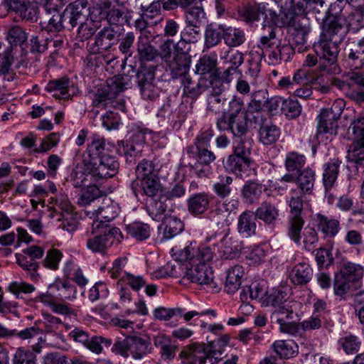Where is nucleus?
<instances>
[{"label": "nucleus", "mask_w": 364, "mask_h": 364, "mask_svg": "<svg viewBox=\"0 0 364 364\" xmlns=\"http://www.w3.org/2000/svg\"><path fill=\"white\" fill-rule=\"evenodd\" d=\"M172 252L177 259L188 261L186 271V277L188 279L200 285H205L210 289L216 287L213 272L207 264V262L214 256L210 247L204 245L198 247L196 242H191L183 249L173 247Z\"/></svg>", "instance_id": "obj_1"}, {"label": "nucleus", "mask_w": 364, "mask_h": 364, "mask_svg": "<svg viewBox=\"0 0 364 364\" xmlns=\"http://www.w3.org/2000/svg\"><path fill=\"white\" fill-rule=\"evenodd\" d=\"M294 304L288 300L287 292L282 289H272L264 299V305L274 308L270 316L271 323L277 325L281 333H294L298 329L295 323L289 322L297 318Z\"/></svg>", "instance_id": "obj_2"}, {"label": "nucleus", "mask_w": 364, "mask_h": 364, "mask_svg": "<svg viewBox=\"0 0 364 364\" xmlns=\"http://www.w3.org/2000/svg\"><path fill=\"white\" fill-rule=\"evenodd\" d=\"M321 40L317 46H315V50L321 60H323L329 65L334 64L339 53L338 45L346 38V28L338 23L334 26L331 22L323 23L321 26Z\"/></svg>", "instance_id": "obj_3"}, {"label": "nucleus", "mask_w": 364, "mask_h": 364, "mask_svg": "<svg viewBox=\"0 0 364 364\" xmlns=\"http://www.w3.org/2000/svg\"><path fill=\"white\" fill-rule=\"evenodd\" d=\"M111 350L124 358L131 357L134 360H141L151 353L152 346L148 338L129 336L117 341Z\"/></svg>", "instance_id": "obj_4"}, {"label": "nucleus", "mask_w": 364, "mask_h": 364, "mask_svg": "<svg viewBox=\"0 0 364 364\" xmlns=\"http://www.w3.org/2000/svg\"><path fill=\"white\" fill-rule=\"evenodd\" d=\"M289 201V212L287 219V235L295 244H301V231L304 225L303 216L304 200L305 195L299 193L297 190L292 189L290 192Z\"/></svg>", "instance_id": "obj_5"}, {"label": "nucleus", "mask_w": 364, "mask_h": 364, "mask_svg": "<svg viewBox=\"0 0 364 364\" xmlns=\"http://www.w3.org/2000/svg\"><path fill=\"white\" fill-rule=\"evenodd\" d=\"M252 144L237 141L233 143V151L223 163L226 171L237 176H241L249 168L251 159Z\"/></svg>", "instance_id": "obj_6"}, {"label": "nucleus", "mask_w": 364, "mask_h": 364, "mask_svg": "<svg viewBox=\"0 0 364 364\" xmlns=\"http://www.w3.org/2000/svg\"><path fill=\"white\" fill-rule=\"evenodd\" d=\"M335 87L343 91L346 97L356 102H364V72L351 71L344 75V79H336Z\"/></svg>", "instance_id": "obj_7"}, {"label": "nucleus", "mask_w": 364, "mask_h": 364, "mask_svg": "<svg viewBox=\"0 0 364 364\" xmlns=\"http://www.w3.org/2000/svg\"><path fill=\"white\" fill-rule=\"evenodd\" d=\"M276 31L277 28L272 25L262 24L259 31V40L257 44L262 52L259 54V60L267 56V62L272 65L280 64L275 42Z\"/></svg>", "instance_id": "obj_8"}, {"label": "nucleus", "mask_w": 364, "mask_h": 364, "mask_svg": "<svg viewBox=\"0 0 364 364\" xmlns=\"http://www.w3.org/2000/svg\"><path fill=\"white\" fill-rule=\"evenodd\" d=\"M95 225V223H92L91 231H87L84 235L87 237L86 246L93 253L105 255L115 242H119L120 232L119 228H112L103 235H93L97 229Z\"/></svg>", "instance_id": "obj_9"}, {"label": "nucleus", "mask_w": 364, "mask_h": 364, "mask_svg": "<svg viewBox=\"0 0 364 364\" xmlns=\"http://www.w3.org/2000/svg\"><path fill=\"white\" fill-rule=\"evenodd\" d=\"M84 167L85 171L97 181L115 176L118 172L119 164L114 156L108 154L100 157L93 162H87Z\"/></svg>", "instance_id": "obj_10"}, {"label": "nucleus", "mask_w": 364, "mask_h": 364, "mask_svg": "<svg viewBox=\"0 0 364 364\" xmlns=\"http://www.w3.org/2000/svg\"><path fill=\"white\" fill-rule=\"evenodd\" d=\"M244 58L243 53L237 50L225 48L220 51L219 60L223 69L221 77L223 82L230 83L235 74L241 73L239 68L244 63Z\"/></svg>", "instance_id": "obj_11"}, {"label": "nucleus", "mask_w": 364, "mask_h": 364, "mask_svg": "<svg viewBox=\"0 0 364 364\" xmlns=\"http://www.w3.org/2000/svg\"><path fill=\"white\" fill-rule=\"evenodd\" d=\"M247 118H249L247 113L232 117H220L217 120V127L220 130L231 131L234 136L233 143L241 141L252 144L251 139L246 136L247 133Z\"/></svg>", "instance_id": "obj_12"}, {"label": "nucleus", "mask_w": 364, "mask_h": 364, "mask_svg": "<svg viewBox=\"0 0 364 364\" xmlns=\"http://www.w3.org/2000/svg\"><path fill=\"white\" fill-rule=\"evenodd\" d=\"M353 134V142L350 146L347 159L356 165L364 161V116L355 119L350 124Z\"/></svg>", "instance_id": "obj_13"}, {"label": "nucleus", "mask_w": 364, "mask_h": 364, "mask_svg": "<svg viewBox=\"0 0 364 364\" xmlns=\"http://www.w3.org/2000/svg\"><path fill=\"white\" fill-rule=\"evenodd\" d=\"M125 84L123 82V77L114 76L107 80V84L102 88L98 89L95 93L92 99V105L95 107L107 106L109 101L114 99L119 92L125 89Z\"/></svg>", "instance_id": "obj_14"}, {"label": "nucleus", "mask_w": 364, "mask_h": 364, "mask_svg": "<svg viewBox=\"0 0 364 364\" xmlns=\"http://www.w3.org/2000/svg\"><path fill=\"white\" fill-rule=\"evenodd\" d=\"M331 22L334 26L336 22L346 28V36L349 31L356 33L361 28L364 27V8H355L346 16H329L324 21L325 23Z\"/></svg>", "instance_id": "obj_15"}, {"label": "nucleus", "mask_w": 364, "mask_h": 364, "mask_svg": "<svg viewBox=\"0 0 364 364\" xmlns=\"http://www.w3.org/2000/svg\"><path fill=\"white\" fill-rule=\"evenodd\" d=\"M340 115L341 109H337V107L334 105L330 109H322L317 117V134H330L331 135H336Z\"/></svg>", "instance_id": "obj_16"}, {"label": "nucleus", "mask_w": 364, "mask_h": 364, "mask_svg": "<svg viewBox=\"0 0 364 364\" xmlns=\"http://www.w3.org/2000/svg\"><path fill=\"white\" fill-rule=\"evenodd\" d=\"M63 14L65 18L68 19L70 29H73L80 23L87 21L91 12L87 7V0H75L66 7Z\"/></svg>", "instance_id": "obj_17"}, {"label": "nucleus", "mask_w": 364, "mask_h": 364, "mask_svg": "<svg viewBox=\"0 0 364 364\" xmlns=\"http://www.w3.org/2000/svg\"><path fill=\"white\" fill-rule=\"evenodd\" d=\"M213 355L212 352L208 353L205 345L202 343L190 345L179 354L184 364H206Z\"/></svg>", "instance_id": "obj_18"}, {"label": "nucleus", "mask_w": 364, "mask_h": 364, "mask_svg": "<svg viewBox=\"0 0 364 364\" xmlns=\"http://www.w3.org/2000/svg\"><path fill=\"white\" fill-rule=\"evenodd\" d=\"M131 187L136 197L141 194L154 198L156 196H161L163 191V187L158 176L139 181H133Z\"/></svg>", "instance_id": "obj_19"}, {"label": "nucleus", "mask_w": 364, "mask_h": 364, "mask_svg": "<svg viewBox=\"0 0 364 364\" xmlns=\"http://www.w3.org/2000/svg\"><path fill=\"white\" fill-rule=\"evenodd\" d=\"M213 251L214 255L223 259H231L237 257L242 250L241 242L226 233L225 235L220 240V241L214 245V250Z\"/></svg>", "instance_id": "obj_20"}, {"label": "nucleus", "mask_w": 364, "mask_h": 364, "mask_svg": "<svg viewBox=\"0 0 364 364\" xmlns=\"http://www.w3.org/2000/svg\"><path fill=\"white\" fill-rule=\"evenodd\" d=\"M268 92L267 90H259L251 93L250 100L246 108L247 116L250 122H259L264 117L263 111Z\"/></svg>", "instance_id": "obj_21"}, {"label": "nucleus", "mask_w": 364, "mask_h": 364, "mask_svg": "<svg viewBox=\"0 0 364 364\" xmlns=\"http://www.w3.org/2000/svg\"><path fill=\"white\" fill-rule=\"evenodd\" d=\"M119 35L112 27H105L95 36V42L90 46V52L98 54L108 50L118 40Z\"/></svg>", "instance_id": "obj_22"}, {"label": "nucleus", "mask_w": 364, "mask_h": 364, "mask_svg": "<svg viewBox=\"0 0 364 364\" xmlns=\"http://www.w3.org/2000/svg\"><path fill=\"white\" fill-rule=\"evenodd\" d=\"M267 6L263 3H247L237 7V18L248 25L258 21L260 16L265 15Z\"/></svg>", "instance_id": "obj_23"}, {"label": "nucleus", "mask_w": 364, "mask_h": 364, "mask_svg": "<svg viewBox=\"0 0 364 364\" xmlns=\"http://www.w3.org/2000/svg\"><path fill=\"white\" fill-rule=\"evenodd\" d=\"M167 69L171 72L173 78H178L185 75L189 68L190 57L183 51H179L176 48L173 55L165 62Z\"/></svg>", "instance_id": "obj_24"}, {"label": "nucleus", "mask_w": 364, "mask_h": 364, "mask_svg": "<svg viewBox=\"0 0 364 364\" xmlns=\"http://www.w3.org/2000/svg\"><path fill=\"white\" fill-rule=\"evenodd\" d=\"M4 6L8 11L18 14L23 19L37 21L38 9L28 0H5Z\"/></svg>", "instance_id": "obj_25"}, {"label": "nucleus", "mask_w": 364, "mask_h": 364, "mask_svg": "<svg viewBox=\"0 0 364 364\" xmlns=\"http://www.w3.org/2000/svg\"><path fill=\"white\" fill-rule=\"evenodd\" d=\"M101 21L106 19L109 25L124 26L129 24L132 18V11L123 8L112 7L108 11L95 9Z\"/></svg>", "instance_id": "obj_26"}, {"label": "nucleus", "mask_w": 364, "mask_h": 364, "mask_svg": "<svg viewBox=\"0 0 364 364\" xmlns=\"http://www.w3.org/2000/svg\"><path fill=\"white\" fill-rule=\"evenodd\" d=\"M345 63L350 70H358L364 67V40L357 43H352L345 49Z\"/></svg>", "instance_id": "obj_27"}, {"label": "nucleus", "mask_w": 364, "mask_h": 364, "mask_svg": "<svg viewBox=\"0 0 364 364\" xmlns=\"http://www.w3.org/2000/svg\"><path fill=\"white\" fill-rule=\"evenodd\" d=\"M254 123L259 125V140L263 144L271 145L279 139L281 134L280 129L272 122L263 117L261 122Z\"/></svg>", "instance_id": "obj_28"}, {"label": "nucleus", "mask_w": 364, "mask_h": 364, "mask_svg": "<svg viewBox=\"0 0 364 364\" xmlns=\"http://www.w3.org/2000/svg\"><path fill=\"white\" fill-rule=\"evenodd\" d=\"M211 201L212 197L208 193H195L187 200L188 210L195 216L202 215L208 210Z\"/></svg>", "instance_id": "obj_29"}, {"label": "nucleus", "mask_w": 364, "mask_h": 364, "mask_svg": "<svg viewBox=\"0 0 364 364\" xmlns=\"http://www.w3.org/2000/svg\"><path fill=\"white\" fill-rule=\"evenodd\" d=\"M257 218L253 211L247 210L237 218V231L244 237H250L256 234Z\"/></svg>", "instance_id": "obj_30"}, {"label": "nucleus", "mask_w": 364, "mask_h": 364, "mask_svg": "<svg viewBox=\"0 0 364 364\" xmlns=\"http://www.w3.org/2000/svg\"><path fill=\"white\" fill-rule=\"evenodd\" d=\"M263 193V186L255 180H249L245 183L241 189V197L244 203L253 205L257 203Z\"/></svg>", "instance_id": "obj_31"}, {"label": "nucleus", "mask_w": 364, "mask_h": 364, "mask_svg": "<svg viewBox=\"0 0 364 364\" xmlns=\"http://www.w3.org/2000/svg\"><path fill=\"white\" fill-rule=\"evenodd\" d=\"M70 79L67 77L50 80L45 87V90L52 94L53 97L59 100H67L70 97L69 93Z\"/></svg>", "instance_id": "obj_32"}, {"label": "nucleus", "mask_w": 364, "mask_h": 364, "mask_svg": "<svg viewBox=\"0 0 364 364\" xmlns=\"http://www.w3.org/2000/svg\"><path fill=\"white\" fill-rule=\"evenodd\" d=\"M363 267L357 263L343 261L338 274L357 287L363 277Z\"/></svg>", "instance_id": "obj_33"}, {"label": "nucleus", "mask_w": 364, "mask_h": 364, "mask_svg": "<svg viewBox=\"0 0 364 364\" xmlns=\"http://www.w3.org/2000/svg\"><path fill=\"white\" fill-rule=\"evenodd\" d=\"M254 213L257 219L268 225H274L279 216L278 208L267 201L262 202Z\"/></svg>", "instance_id": "obj_34"}, {"label": "nucleus", "mask_w": 364, "mask_h": 364, "mask_svg": "<svg viewBox=\"0 0 364 364\" xmlns=\"http://www.w3.org/2000/svg\"><path fill=\"white\" fill-rule=\"evenodd\" d=\"M315 177V172L309 168L299 171L296 179L299 193L305 196L312 194L316 180Z\"/></svg>", "instance_id": "obj_35"}, {"label": "nucleus", "mask_w": 364, "mask_h": 364, "mask_svg": "<svg viewBox=\"0 0 364 364\" xmlns=\"http://www.w3.org/2000/svg\"><path fill=\"white\" fill-rule=\"evenodd\" d=\"M105 139L97 134H94L92 141L87 147V157L83 159V165L87 162H93L98 160L100 157L107 156L105 154Z\"/></svg>", "instance_id": "obj_36"}, {"label": "nucleus", "mask_w": 364, "mask_h": 364, "mask_svg": "<svg viewBox=\"0 0 364 364\" xmlns=\"http://www.w3.org/2000/svg\"><path fill=\"white\" fill-rule=\"evenodd\" d=\"M100 21L101 19L98 14L95 12V9H94L87 21L79 24L77 36L80 41H82L90 38L100 26Z\"/></svg>", "instance_id": "obj_37"}, {"label": "nucleus", "mask_w": 364, "mask_h": 364, "mask_svg": "<svg viewBox=\"0 0 364 364\" xmlns=\"http://www.w3.org/2000/svg\"><path fill=\"white\" fill-rule=\"evenodd\" d=\"M322 320L323 318H321V314H313L312 316L307 320L299 323V316L297 318H292L289 320V322L294 323L297 326V330L294 333H284V334H288L291 336H300L302 334L303 331H312L318 329L321 327Z\"/></svg>", "instance_id": "obj_38"}, {"label": "nucleus", "mask_w": 364, "mask_h": 364, "mask_svg": "<svg viewBox=\"0 0 364 364\" xmlns=\"http://www.w3.org/2000/svg\"><path fill=\"white\" fill-rule=\"evenodd\" d=\"M313 270L306 263H299L291 269L289 278L294 284L303 285L307 284L312 277Z\"/></svg>", "instance_id": "obj_39"}, {"label": "nucleus", "mask_w": 364, "mask_h": 364, "mask_svg": "<svg viewBox=\"0 0 364 364\" xmlns=\"http://www.w3.org/2000/svg\"><path fill=\"white\" fill-rule=\"evenodd\" d=\"M223 41L228 48L239 47L246 41L245 33L240 28L224 26Z\"/></svg>", "instance_id": "obj_40"}, {"label": "nucleus", "mask_w": 364, "mask_h": 364, "mask_svg": "<svg viewBox=\"0 0 364 364\" xmlns=\"http://www.w3.org/2000/svg\"><path fill=\"white\" fill-rule=\"evenodd\" d=\"M341 164V161L338 159H333L324 165L322 180L326 191H329L334 186Z\"/></svg>", "instance_id": "obj_41"}, {"label": "nucleus", "mask_w": 364, "mask_h": 364, "mask_svg": "<svg viewBox=\"0 0 364 364\" xmlns=\"http://www.w3.org/2000/svg\"><path fill=\"white\" fill-rule=\"evenodd\" d=\"M143 148L132 144L127 141H121L118 143V152L124 156L126 163L134 164L141 156Z\"/></svg>", "instance_id": "obj_42"}, {"label": "nucleus", "mask_w": 364, "mask_h": 364, "mask_svg": "<svg viewBox=\"0 0 364 364\" xmlns=\"http://www.w3.org/2000/svg\"><path fill=\"white\" fill-rule=\"evenodd\" d=\"M243 275L244 269L240 265H235L229 269L225 283V289L228 294H234L239 289Z\"/></svg>", "instance_id": "obj_43"}, {"label": "nucleus", "mask_w": 364, "mask_h": 364, "mask_svg": "<svg viewBox=\"0 0 364 364\" xmlns=\"http://www.w3.org/2000/svg\"><path fill=\"white\" fill-rule=\"evenodd\" d=\"M52 14L51 17L48 19L47 23H41L42 30H45L49 34L58 33L63 30V18H65L64 14H60L55 7L49 8L47 10Z\"/></svg>", "instance_id": "obj_44"}, {"label": "nucleus", "mask_w": 364, "mask_h": 364, "mask_svg": "<svg viewBox=\"0 0 364 364\" xmlns=\"http://www.w3.org/2000/svg\"><path fill=\"white\" fill-rule=\"evenodd\" d=\"M274 352L281 358L289 359L298 353V346L292 340L276 341L272 344Z\"/></svg>", "instance_id": "obj_45"}, {"label": "nucleus", "mask_w": 364, "mask_h": 364, "mask_svg": "<svg viewBox=\"0 0 364 364\" xmlns=\"http://www.w3.org/2000/svg\"><path fill=\"white\" fill-rule=\"evenodd\" d=\"M119 208L115 204L107 203L102 206H100L97 210H95L97 221L95 228H99L100 223L109 222L118 215Z\"/></svg>", "instance_id": "obj_46"}, {"label": "nucleus", "mask_w": 364, "mask_h": 364, "mask_svg": "<svg viewBox=\"0 0 364 364\" xmlns=\"http://www.w3.org/2000/svg\"><path fill=\"white\" fill-rule=\"evenodd\" d=\"M267 294L268 292L264 285L253 282L247 289H243L240 294V299L245 302L250 297L251 299L259 300L264 304V299Z\"/></svg>", "instance_id": "obj_47"}, {"label": "nucleus", "mask_w": 364, "mask_h": 364, "mask_svg": "<svg viewBox=\"0 0 364 364\" xmlns=\"http://www.w3.org/2000/svg\"><path fill=\"white\" fill-rule=\"evenodd\" d=\"M126 230L132 237L138 241H143L149 237L150 226L142 222L135 221L126 225Z\"/></svg>", "instance_id": "obj_48"}, {"label": "nucleus", "mask_w": 364, "mask_h": 364, "mask_svg": "<svg viewBox=\"0 0 364 364\" xmlns=\"http://www.w3.org/2000/svg\"><path fill=\"white\" fill-rule=\"evenodd\" d=\"M205 48H211L218 46L223 39L224 26L219 25L218 27H213L212 25L207 26L205 31Z\"/></svg>", "instance_id": "obj_49"}, {"label": "nucleus", "mask_w": 364, "mask_h": 364, "mask_svg": "<svg viewBox=\"0 0 364 364\" xmlns=\"http://www.w3.org/2000/svg\"><path fill=\"white\" fill-rule=\"evenodd\" d=\"M188 153L192 154L193 157L199 165H210L216 159L215 154L208 147H194L191 146L188 148Z\"/></svg>", "instance_id": "obj_50"}, {"label": "nucleus", "mask_w": 364, "mask_h": 364, "mask_svg": "<svg viewBox=\"0 0 364 364\" xmlns=\"http://www.w3.org/2000/svg\"><path fill=\"white\" fill-rule=\"evenodd\" d=\"M141 16L149 21V26H155L163 20L161 0L153 2L149 6L141 10Z\"/></svg>", "instance_id": "obj_51"}, {"label": "nucleus", "mask_w": 364, "mask_h": 364, "mask_svg": "<svg viewBox=\"0 0 364 364\" xmlns=\"http://www.w3.org/2000/svg\"><path fill=\"white\" fill-rule=\"evenodd\" d=\"M318 229L327 237H333L340 229V222L337 219L329 218L323 215H318Z\"/></svg>", "instance_id": "obj_52"}, {"label": "nucleus", "mask_w": 364, "mask_h": 364, "mask_svg": "<svg viewBox=\"0 0 364 364\" xmlns=\"http://www.w3.org/2000/svg\"><path fill=\"white\" fill-rule=\"evenodd\" d=\"M156 69L155 65L141 66L136 73L138 87L159 83L155 77Z\"/></svg>", "instance_id": "obj_53"}, {"label": "nucleus", "mask_w": 364, "mask_h": 364, "mask_svg": "<svg viewBox=\"0 0 364 364\" xmlns=\"http://www.w3.org/2000/svg\"><path fill=\"white\" fill-rule=\"evenodd\" d=\"M232 182V177L220 175L218 176V181L213 184V190L219 198H225L229 196L232 191L231 187Z\"/></svg>", "instance_id": "obj_54"}, {"label": "nucleus", "mask_w": 364, "mask_h": 364, "mask_svg": "<svg viewBox=\"0 0 364 364\" xmlns=\"http://www.w3.org/2000/svg\"><path fill=\"white\" fill-rule=\"evenodd\" d=\"M146 211L149 216L156 221L163 220L166 215L167 205L165 202L159 200H152L146 205Z\"/></svg>", "instance_id": "obj_55"}, {"label": "nucleus", "mask_w": 364, "mask_h": 364, "mask_svg": "<svg viewBox=\"0 0 364 364\" xmlns=\"http://www.w3.org/2000/svg\"><path fill=\"white\" fill-rule=\"evenodd\" d=\"M6 290L14 294L16 299H23V294H29L35 291L36 287L24 281H14L9 283Z\"/></svg>", "instance_id": "obj_56"}, {"label": "nucleus", "mask_w": 364, "mask_h": 364, "mask_svg": "<svg viewBox=\"0 0 364 364\" xmlns=\"http://www.w3.org/2000/svg\"><path fill=\"white\" fill-rule=\"evenodd\" d=\"M217 66V58L215 54L204 55L196 65V73L205 75L213 71Z\"/></svg>", "instance_id": "obj_57"}, {"label": "nucleus", "mask_w": 364, "mask_h": 364, "mask_svg": "<svg viewBox=\"0 0 364 364\" xmlns=\"http://www.w3.org/2000/svg\"><path fill=\"white\" fill-rule=\"evenodd\" d=\"M101 196V191L96 186H88L79 196L77 204L86 207Z\"/></svg>", "instance_id": "obj_58"}, {"label": "nucleus", "mask_w": 364, "mask_h": 364, "mask_svg": "<svg viewBox=\"0 0 364 364\" xmlns=\"http://www.w3.org/2000/svg\"><path fill=\"white\" fill-rule=\"evenodd\" d=\"M136 180L141 181L147 178H151L158 176L155 172V165L149 160L143 159L140 161L135 169Z\"/></svg>", "instance_id": "obj_59"}, {"label": "nucleus", "mask_w": 364, "mask_h": 364, "mask_svg": "<svg viewBox=\"0 0 364 364\" xmlns=\"http://www.w3.org/2000/svg\"><path fill=\"white\" fill-rule=\"evenodd\" d=\"M151 133V131L139 125H134L129 132V137L126 141L144 148L145 144V136Z\"/></svg>", "instance_id": "obj_60"}, {"label": "nucleus", "mask_w": 364, "mask_h": 364, "mask_svg": "<svg viewBox=\"0 0 364 364\" xmlns=\"http://www.w3.org/2000/svg\"><path fill=\"white\" fill-rule=\"evenodd\" d=\"M305 164L306 157L303 154L291 151L286 156L285 168L289 172L299 171Z\"/></svg>", "instance_id": "obj_61"}, {"label": "nucleus", "mask_w": 364, "mask_h": 364, "mask_svg": "<svg viewBox=\"0 0 364 364\" xmlns=\"http://www.w3.org/2000/svg\"><path fill=\"white\" fill-rule=\"evenodd\" d=\"M18 264L28 272V275L33 281H38L39 274L36 272L39 267L38 262L33 260L30 257L20 255L17 257Z\"/></svg>", "instance_id": "obj_62"}, {"label": "nucleus", "mask_w": 364, "mask_h": 364, "mask_svg": "<svg viewBox=\"0 0 364 364\" xmlns=\"http://www.w3.org/2000/svg\"><path fill=\"white\" fill-rule=\"evenodd\" d=\"M165 224L164 237L166 240L171 239L181 233L184 228V225L182 221L175 217L166 218Z\"/></svg>", "instance_id": "obj_63"}, {"label": "nucleus", "mask_w": 364, "mask_h": 364, "mask_svg": "<svg viewBox=\"0 0 364 364\" xmlns=\"http://www.w3.org/2000/svg\"><path fill=\"white\" fill-rule=\"evenodd\" d=\"M34 353L24 347L18 348L14 353L13 364H36Z\"/></svg>", "instance_id": "obj_64"}]
</instances>
